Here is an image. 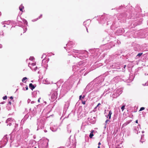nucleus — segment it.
<instances>
[{
	"instance_id": "obj_1",
	"label": "nucleus",
	"mask_w": 148,
	"mask_h": 148,
	"mask_svg": "<svg viewBox=\"0 0 148 148\" xmlns=\"http://www.w3.org/2000/svg\"><path fill=\"white\" fill-rule=\"evenodd\" d=\"M128 8H130V5H128L125 6L124 5H121L118 8H116L114 9H112V10L115 9L117 12H120L119 15L118 16L117 18L118 20L125 19V18L127 17L128 18L135 19L137 18L139 14H133L131 13L130 14V11L131 10L132 8V7L131 6L129 9L127 10Z\"/></svg>"
},
{
	"instance_id": "obj_2",
	"label": "nucleus",
	"mask_w": 148,
	"mask_h": 148,
	"mask_svg": "<svg viewBox=\"0 0 148 148\" xmlns=\"http://www.w3.org/2000/svg\"><path fill=\"white\" fill-rule=\"evenodd\" d=\"M104 78L102 76H100L95 79L93 81L89 83L86 87V89L90 88V90L95 89V90L97 91L102 86H101L103 84Z\"/></svg>"
},
{
	"instance_id": "obj_3",
	"label": "nucleus",
	"mask_w": 148,
	"mask_h": 148,
	"mask_svg": "<svg viewBox=\"0 0 148 148\" xmlns=\"http://www.w3.org/2000/svg\"><path fill=\"white\" fill-rule=\"evenodd\" d=\"M72 51L73 53H76V57L80 59H84L88 56V52L86 50H78L73 49Z\"/></svg>"
},
{
	"instance_id": "obj_4",
	"label": "nucleus",
	"mask_w": 148,
	"mask_h": 148,
	"mask_svg": "<svg viewBox=\"0 0 148 148\" xmlns=\"http://www.w3.org/2000/svg\"><path fill=\"white\" fill-rule=\"evenodd\" d=\"M99 17H100V19L99 20V23L104 24L107 23V25L110 24L109 23L111 21V19L110 15L104 14ZM111 23H110V24H111Z\"/></svg>"
},
{
	"instance_id": "obj_5",
	"label": "nucleus",
	"mask_w": 148,
	"mask_h": 148,
	"mask_svg": "<svg viewBox=\"0 0 148 148\" xmlns=\"http://www.w3.org/2000/svg\"><path fill=\"white\" fill-rule=\"evenodd\" d=\"M74 45V43L73 41H69L67 44H66V47H64L65 49H66L68 53H69L68 55H73V52H72V51L73 49H71L72 48Z\"/></svg>"
},
{
	"instance_id": "obj_6",
	"label": "nucleus",
	"mask_w": 148,
	"mask_h": 148,
	"mask_svg": "<svg viewBox=\"0 0 148 148\" xmlns=\"http://www.w3.org/2000/svg\"><path fill=\"white\" fill-rule=\"evenodd\" d=\"M45 119L44 118L38 119L37 125H38L37 130L44 128Z\"/></svg>"
},
{
	"instance_id": "obj_7",
	"label": "nucleus",
	"mask_w": 148,
	"mask_h": 148,
	"mask_svg": "<svg viewBox=\"0 0 148 148\" xmlns=\"http://www.w3.org/2000/svg\"><path fill=\"white\" fill-rule=\"evenodd\" d=\"M84 61L79 62L78 64L73 66V70L74 71L76 72L80 70V68L84 66Z\"/></svg>"
},
{
	"instance_id": "obj_8",
	"label": "nucleus",
	"mask_w": 148,
	"mask_h": 148,
	"mask_svg": "<svg viewBox=\"0 0 148 148\" xmlns=\"http://www.w3.org/2000/svg\"><path fill=\"white\" fill-rule=\"evenodd\" d=\"M57 89H56L55 90H52L51 91L50 94L49 95L51 96V101H54L57 98Z\"/></svg>"
},
{
	"instance_id": "obj_9",
	"label": "nucleus",
	"mask_w": 148,
	"mask_h": 148,
	"mask_svg": "<svg viewBox=\"0 0 148 148\" xmlns=\"http://www.w3.org/2000/svg\"><path fill=\"white\" fill-rule=\"evenodd\" d=\"M48 146V140H47L41 141L38 145V148H47Z\"/></svg>"
},
{
	"instance_id": "obj_10",
	"label": "nucleus",
	"mask_w": 148,
	"mask_h": 148,
	"mask_svg": "<svg viewBox=\"0 0 148 148\" xmlns=\"http://www.w3.org/2000/svg\"><path fill=\"white\" fill-rule=\"evenodd\" d=\"M7 136V135L4 136L2 140H1V148L6 145L8 141Z\"/></svg>"
},
{
	"instance_id": "obj_11",
	"label": "nucleus",
	"mask_w": 148,
	"mask_h": 148,
	"mask_svg": "<svg viewBox=\"0 0 148 148\" xmlns=\"http://www.w3.org/2000/svg\"><path fill=\"white\" fill-rule=\"evenodd\" d=\"M122 89L120 88L117 89L115 92H114L112 95L113 98H116L122 93Z\"/></svg>"
},
{
	"instance_id": "obj_12",
	"label": "nucleus",
	"mask_w": 148,
	"mask_h": 148,
	"mask_svg": "<svg viewBox=\"0 0 148 148\" xmlns=\"http://www.w3.org/2000/svg\"><path fill=\"white\" fill-rule=\"evenodd\" d=\"M104 89H105L103 95H104L105 96L107 94L109 93L112 91V89L113 90V88H112L111 87H110L109 86H106L105 87Z\"/></svg>"
},
{
	"instance_id": "obj_13",
	"label": "nucleus",
	"mask_w": 148,
	"mask_h": 148,
	"mask_svg": "<svg viewBox=\"0 0 148 148\" xmlns=\"http://www.w3.org/2000/svg\"><path fill=\"white\" fill-rule=\"evenodd\" d=\"M14 119L11 118H8L5 121V123L7 124V125L9 126L14 125Z\"/></svg>"
},
{
	"instance_id": "obj_14",
	"label": "nucleus",
	"mask_w": 148,
	"mask_h": 148,
	"mask_svg": "<svg viewBox=\"0 0 148 148\" xmlns=\"http://www.w3.org/2000/svg\"><path fill=\"white\" fill-rule=\"evenodd\" d=\"M133 47L134 50L138 52H139L141 50V47L140 45L134 43L133 45Z\"/></svg>"
},
{
	"instance_id": "obj_15",
	"label": "nucleus",
	"mask_w": 148,
	"mask_h": 148,
	"mask_svg": "<svg viewBox=\"0 0 148 148\" xmlns=\"http://www.w3.org/2000/svg\"><path fill=\"white\" fill-rule=\"evenodd\" d=\"M140 125L139 124L137 126H135L133 128L134 132L137 134H138V132H140Z\"/></svg>"
},
{
	"instance_id": "obj_16",
	"label": "nucleus",
	"mask_w": 148,
	"mask_h": 148,
	"mask_svg": "<svg viewBox=\"0 0 148 148\" xmlns=\"http://www.w3.org/2000/svg\"><path fill=\"white\" fill-rule=\"evenodd\" d=\"M115 41L114 42H111L109 43L108 44L107 46H108V48L107 49H109L111 48H112L113 47H114L116 43Z\"/></svg>"
},
{
	"instance_id": "obj_17",
	"label": "nucleus",
	"mask_w": 148,
	"mask_h": 148,
	"mask_svg": "<svg viewBox=\"0 0 148 148\" xmlns=\"http://www.w3.org/2000/svg\"><path fill=\"white\" fill-rule=\"evenodd\" d=\"M124 32L125 30L124 29L120 28L116 30L115 33L117 35H119L120 34H122Z\"/></svg>"
},
{
	"instance_id": "obj_18",
	"label": "nucleus",
	"mask_w": 148,
	"mask_h": 148,
	"mask_svg": "<svg viewBox=\"0 0 148 148\" xmlns=\"http://www.w3.org/2000/svg\"><path fill=\"white\" fill-rule=\"evenodd\" d=\"M12 21H4L1 23V24L3 27H5L6 26L5 25H10L11 22H12Z\"/></svg>"
},
{
	"instance_id": "obj_19",
	"label": "nucleus",
	"mask_w": 148,
	"mask_h": 148,
	"mask_svg": "<svg viewBox=\"0 0 148 148\" xmlns=\"http://www.w3.org/2000/svg\"><path fill=\"white\" fill-rule=\"evenodd\" d=\"M91 21H90L89 19L86 20V21H85L83 23V25L85 26V27H87V26H88L90 23Z\"/></svg>"
},
{
	"instance_id": "obj_20",
	"label": "nucleus",
	"mask_w": 148,
	"mask_h": 148,
	"mask_svg": "<svg viewBox=\"0 0 148 148\" xmlns=\"http://www.w3.org/2000/svg\"><path fill=\"white\" fill-rule=\"evenodd\" d=\"M29 115L28 113L26 114L25 115L24 118L21 121V123H24V122L26 120V119L28 118L29 116Z\"/></svg>"
},
{
	"instance_id": "obj_21",
	"label": "nucleus",
	"mask_w": 148,
	"mask_h": 148,
	"mask_svg": "<svg viewBox=\"0 0 148 148\" xmlns=\"http://www.w3.org/2000/svg\"><path fill=\"white\" fill-rule=\"evenodd\" d=\"M58 129V127L57 126H53L52 127H50V130L53 132H56Z\"/></svg>"
},
{
	"instance_id": "obj_22",
	"label": "nucleus",
	"mask_w": 148,
	"mask_h": 148,
	"mask_svg": "<svg viewBox=\"0 0 148 148\" xmlns=\"http://www.w3.org/2000/svg\"><path fill=\"white\" fill-rule=\"evenodd\" d=\"M36 86V85L35 84V85H34L32 83H30L29 85V87L30 89H31L32 90H33L35 87Z\"/></svg>"
},
{
	"instance_id": "obj_23",
	"label": "nucleus",
	"mask_w": 148,
	"mask_h": 148,
	"mask_svg": "<svg viewBox=\"0 0 148 148\" xmlns=\"http://www.w3.org/2000/svg\"><path fill=\"white\" fill-rule=\"evenodd\" d=\"M112 114V112L111 110H110L108 114L107 115H106V116L107 118H108L109 119H110L111 118V115Z\"/></svg>"
},
{
	"instance_id": "obj_24",
	"label": "nucleus",
	"mask_w": 148,
	"mask_h": 148,
	"mask_svg": "<svg viewBox=\"0 0 148 148\" xmlns=\"http://www.w3.org/2000/svg\"><path fill=\"white\" fill-rule=\"evenodd\" d=\"M134 75H130L129 78V81H128V82H130L132 81L133 80V79L134 78Z\"/></svg>"
},
{
	"instance_id": "obj_25",
	"label": "nucleus",
	"mask_w": 148,
	"mask_h": 148,
	"mask_svg": "<svg viewBox=\"0 0 148 148\" xmlns=\"http://www.w3.org/2000/svg\"><path fill=\"white\" fill-rule=\"evenodd\" d=\"M70 105V103L69 102H67L66 103V104L64 105V109L65 110H67L68 108L69 107Z\"/></svg>"
},
{
	"instance_id": "obj_26",
	"label": "nucleus",
	"mask_w": 148,
	"mask_h": 148,
	"mask_svg": "<svg viewBox=\"0 0 148 148\" xmlns=\"http://www.w3.org/2000/svg\"><path fill=\"white\" fill-rule=\"evenodd\" d=\"M36 62H33L32 64L29 63L28 64V66L32 69V70H33V68H32V66L36 65Z\"/></svg>"
},
{
	"instance_id": "obj_27",
	"label": "nucleus",
	"mask_w": 148,
	"mask_h": 148,
	"mask_svg": "<svg viewBox=\"0 0 148 148\" xmlns=\"http://www.w3.org/2000/svg\"><path fill=\"white\" fill-rule=\"evenodd\" d=\"M14 129L12 132L9 135L10 137V139L11 140H13V137L15 134V132H14Z\"/></svg>"
},
{
	"instance_id": "obj_28",
	"label": "nucleus",
	"mask_w": 148,
	"mask_h": 148,
	"mask_svg": "<svg viewBox=\"0 0 148 148\" xmlns=\"http://www.w3.org/2000/svg\"><path fill=\"white\" fill-rule=\"evenodd\" d=\"M39 92V91L37 90L34 91L32 92V96L33 97H36L37 92Z\"/></svg>"
},
{
	"instance_id": "obj_29",
	"label": "nucleus",
	"mask_w": 148,
	"mask_h": 148,
	"mask_svg": "<svg viewBox=\"0 0 148 148\" xmlns=\"http://www.w3.org/2000/svg\"><path fill=\"white\" fill-rule=\"evenodd\" d=\"M88 121L89 122L91 123L92 124H94L95 123V120L92 121V118H88L87 119Z\"/></svg>"
},
{
	"instance_id": "obj_30",
	"label": "nucleus",
	"mask_w": 148,
	"mask_h": 148,
	"mask_svg": "<svg viewBox=\"0 0 148 148\" xmlns=\"http://www.w3.org/2000/svg\"><path fill=\"white\" fill-rule=\"evenodd\" d=\"M131 120H129L127 121L124 124H123L122 126L123 127L126 126L127 125L130 123L131 122Z\"/></svg>"
},
{
	"instance_id": "obj_31",
	"label": "nucleus",
	"mask_w": 148,
	"mask_h": 148,
	"mask_svg": "<svg viewBox=\"0 0 148 148\" xmlns=\"http://www.w3.org/2000/svg\"><path fill=\"white\" fill-rule=\"evenodd\" d=\"M17 24L18 26L21 27L22 28H23L24 27V26L23 25V23L21 21H19Z\"/></svg>"
},
{
	"instance_id": "obj_32",
	"label": "nucleus",
	"mask_w": 148,
	"mask_h": 148,
	"mask_svg": "<svg viewBox=\"0 0 148 148\" xmlns=\"http://www.w3.org/2000/svg\"><path fill=\"white\" fill-rule=\"evenodd\" d=\"M70 79H73L74 80H76L77 79V76L74 75H72L70 77Z\"/></svg>"
},
{
	"instance_id": "obj_33",
	"label": "nucleus",
	"mask_w": 148,
	"mask_h": 148,
	"mask_svg": "<svg viewBox=\"0 0 148 148\" xmlns=\"http://www.w3.org/2000/svg\"><path fill=\"white\" fill-rule=\"evenodd\" d=\"M35 143L36 141L34 140H31L29 141V144L31 146H32L34 143Z\"/></svg>"
},
{
	"instance_id": "obj_34",
	"label": "nucleus",
	"mask_w": 148,
	"mask_h": 148,
	"mask_svg": "<svg viewBox=\"0 0 148 148\" xmlns=\"http://www.w3.org/2000/svg\"><path fill=\"white\" fill-rule=\"evenodd\" d=\"M67 131L68 133H70L71 132V130L70 129V125L69 124L67 126Z\"/></svg>"
},
{
	"instance_id": "obj_35",
	"label": "nucleus",
	"mask_w": 148,
	"mask_h": 148,
	"mask_svg": "<svg viewBox=\"0 0 148 148\" xmlns=\"http://www.w3.org/2000/svg\"><path fill=\"white\" fill-rule=\"evenodd\" d=\"M115 66L114 65V63L113 64L110 65V67L112 69H120V67L119 66H118V67H115Z\"/></svg>"
},
{
	"instance_id": "obj_36",
	"label": "nucleus",
	"mask_w": 148,
	"mask_h": 148,
	"mask_svg": "<svg viewBox=\"0 0 148 148\" xmlns=\"http://www.w3.org/2000/svg\"><path fill=\"white\" fill-rule=\"evenodd\" d=\"M143 54V53H138L136 56V59H137L139 58Z\"/></svg>"
},
{
	"instance_id": "obj_37",
	"label": "nucleus",
	"mask_w": 148,
	"mask_h": 148,
	"mask_svg": "<svg viewBox=\"0 0 148 148\" xmlns=\"http://www.w3.org/2000/svg\"><path fill=\"white\" fill-rule=\"evenodd\" d=\"M24 8V6H23L22 4H21L20 5V6L19 7V9L20 10V11L21 12H23V10Z\"/></svg>"
},
{
	"instance_id": "obj_38",
	"label": "nucleus",
	"mask_w": 148,
	"mask_h": 148,
	"mask_svg": "<svg viewBox=\"0 0 148 148\" xmlns=\"http://www.w3.org/2000/svg\"><path fill=\"white\" fill-rule=\"evenodd\" d=\"M12 108V106L11 105H7L6 106V108L8 110H10Z\"/></svg>"
},
{
	"instance_id": "obj_39",
	"label": "nucleus",
	"mask_w": 148,
	"mask_h": 148,
	"mask_svg": "<svg viewBox=\"0 0 148 148\" xmlns=\"http://www.w3.org/2000/svg\"><path fill=\"white\" fill-rule=\"evenodd\" d=\"M138 25H140L142 23V20L140 19V20L137 21L136 22Z\"/></svg>"
},
{
	"instance_id": "obj_40",
	"label": "nucleus",
	"mask_w": 148,
	"mask_h": 148,
	"mask_svg": "<svg viewBox=\"0 0 148 148\" xmlns=\"http://www.w3.org/2000/svg\"><path fill=\"white\" fill-rule=\"evenodd\" d=\"M23 22L24 24L25 25H26L27 26H28V23L26 20L25 19H23Z\"/></svg>"
},
{
	"instance_id": "obj_41",
	"label": "nucleus",
	"mask_w": 148,
	"mask_h": 148,
	"mask_svg": "<svg viewBox=\"0 0 148 148\" xmlns=\"http://www.w3.org/2000/svg\"><path fill=\"white\" fill-rule=\"evenodd\" d=\"M94 132V130H92V131L90 133L89 135V137L90 138H92V136H94V134H93V132Z\"/></svg>"
},
{
	"instance_id": "obj_42",
	"label": "nucleus",
	"mask_w": 148,
	"mask_h": 148,
	"mask_svg": "<svg viewBox=\"0 0 148 148\" xmlns=\"http://www.w3.org/2000/svg\"><path fill=\"white\" fill-rule=\"evenodd\" d=\"M85 97V95H81L79 97V99L80 100H82V99H84Z\"/></svg>"
},
{
	"instance_id": "obj_43",
	"label": "nucleus",
	"mask_w": 148,
	"mask_h": 148,
	"mask_svg": "<svg viewBox=\"0 0 148 148\" xmlns=\"http://www.w3.org/2000/svg\"><path fill=\"white\" fill-rule=\"evenodd\" d=\"M144 135L143 134L141 136L140 140V142L142 143H143L144 141V139L143 138V136L144 137Z\"/></svg>"
},
{
	"instance_id": "obj_44",
	"label": "nucleus",
	"mask_w": 148,
	"mask_h": 148,
	"mask_svg": "<svg viewBox=\"0 0 148 148\" xmlns=\"http://www.w3.org/2000/svg\"><path fill=\"white\" fill-rule=\"evenodd\" d=\"M22 28L24 30L23 33H25L27 30V28L26 27V26L25 27L24 26V27Z\"/></svg>"
},
{
	"instance_id": "obj_45",
	"label": "nucleus",
	"mask_w": 148,
	"mask_h": 148,
	"mask_svg": "<svg viewBox=\"0 0 148 148\" xmlns=\"http://www.w3.org/2000/svg\"><path fill=\"white\" fill-rule=\"evenodd\" d=\"M27 79V78L26 77H23L22 79V81L23 82H26V81H25V80H26V79Z\"/></svg>"
},
{
	"instance_id": "obj_46",
	"label": "nucleus",
	"mask_w": 148,
	"mask_h": 148,
	"mask_svg": "<svg viewBox=\"0 0 148 148\" xmlns=\"http://www.w3.org/2000/svg\"><path fill=\"white\" fill-rule=\"evenodd\" d=\"M20 19H21V17L20 16H18L16 18V20L17 21H20Z\"/></svg>"
},
{
	"instance_id": "obj_47",
	"label": "nucleus",
	"mask_w": 148,
	"mask_h": 148,
	"mask_svg": "<svg viewBox=\"0 0 148 148\" xmlns=\"http://www.w3.org/2000/svg\"><path fill=\"white\" fill-rule=\"evenodd\" d=\"M34 59V58L33 56H31L29 58V60L31 61H33Z\"/></svg>"
},
{
	"instance_id": "obj_48",
	"label": "nucleus",
	"mask_w": 148,
	"mask_h": 148,
	"mask_svg": "<svg viewBox=\"0 0 148 148\" xmlns=\"http://www.w3.org/2000/svg\"><path fill=\"white\" fill-rule=\"evenodd\" d=\"M14 126L15 127V128L14 129L15 130L14 132H15L16 131V128L18 127V124H17L15 123V125H14Z\"/></svg>"
},
{
	"instance_id": "obj_49",
	"label": "nucleus",
	"mask_w": 148,
	"mask_h": 148,
	"mask_svg": "<svg viewBox=\"0 0 148 148\" xmlns=\"http://www.w3.org/2000/svg\"><path fill=\"white\" fill-rule=\"evenodd\" d=\"M7 105H9L10 106L11 105V100H9V99H8V102Z\"/></svg>"
},
{
	"instance_id": "obj_50",
	"label": "nucleus",
	"mask_w": 148,
	"mask_h": 148,
	"mask_svg": "<svg viewBox=\"0 0 148 148\" xmlns=\"http://www.w3.org/2000/svg\"><path fill=\"white\" fill-rule=\"evenodd\" d=\"M116 45H119L121 43V42L119 40H117L116 42Z\"/></svg>"
},
{
	"instance_id": "obj_51",
	"label": "nucleus",
	"mask_w": 148,
	"mask_h": 148,
	"mask_svg": "<svg viewBox=\"0 0 148 148\" xmlns=\"http://www.w3.org/2000/svg\"><path fill=\"white\" fill-rule=\"evenodd\" d=\"M29 130L28 129H26L24 130V132H26L27 133H28L29 132Z\"/></svg>"
},
{
	"instance_id": "obj_52",
	"label": "nucleus",
	"mask_w": 148,
	"mask_h": 148,
	"mask_svg": "<svg viewBox=\"0 0 148 148\" xmlns=\"http://www.w3.org/2000/svg\"><path fill=\"white\" fill-rule=\"evenodd\" d=\"M125 106L123 105L121 107V109L122 110V111H123L124 109H125Z\"/></svg>"
},
{
	"instance_id": "obj_53",
	"label": "nucleus",
	"mask_w": 148,
	"mask_h": 148,
	"mask_svg": "<svg viewBox=\"0 0 148 148\" xmlns=\"http://www.w3.org/2000/svg\"><path fill=\"white\" fill-rule=\"evenodd\" d=\"M145 109V108L144 107H141L139 111H141Z\"/></svg>"
},
{
	"instance_id": "obj_54",
	"label": "nucleus",
	"mask_w": 148,
	"mask_h": 148,
	"mask_svg": "<svg viewBox=\"0 0 148 148\" xmlns=\"http://www.w3.org/2000/svg\"><path fill=\"white\" fill-rule=\"evenodd\" d=\"M7 98V96L5 95V96H4L3 97V100H5Z\"/></svg>"
},
{
	"instance_id": "obj_55",
	"label": "nucleus",
	"mask_w": 148,
	"mask_h": 148,
	"mask_svg": "<svg viewBox=\"0 0 148 148\" xmlns=\"http://www.w3.org/2000/svg\"><path fill=\"white\" fill-rule=\"evenodd\" d=\"M110 121L109 119H107L105 121L106 124H107V123H108V122H110Z\"/></svg>"
},
{
	"instance_id": "obj_56",
	"label": "nucleus",
	"mask_w": 148,
	"mask_h": 148,
	"mask_svg": "<svg viewBox=\"0 0 148 148\" xmlns=\"http://www.w3.org/2000/svg\"><path fill=\"white\" fill-rule=\"evenodd\" d=\"M101 105V103H98V104L96 106V107L95 108H94L95 109L96 108H97V107H98L99 106V105Z\"/></svg>"
},
{
	"instance_id": "obj_57",
	"label": "nucleus",
	"mask_w": 148,
	"mask_h": 148,
	"mask_svg": "<svg viewBox=\"0 0 148 148\" xmlns=\"http://www.w3.org/2000/svg\"><path fill=\"white\" fill-rule=\"evenodd\" d=\"M85 70V68H84V69H81L79 71V72L80 73H81L83 71Z\"/></svg>"
},
{
	"instance_id": "obj_58",
	"label": "nucleus",
	"mask_w": 148,
	"mask_h": 148,
	"mask_svg": "<svg viewBox=\"0 0 148 148\" xmlns=\"http://www.w3.org/2000/svg\"><path fill=\"white\" fill-rule=\"evenodd\" d=\"M38 19V18H36V19H35L32 20V21H33V22H35V21H37Z\"/></svg>"
},
{
	"instance_id": "obj_59",
	"label": "nucleus",
	"mask_w": 148,
	"mask_h": 148,
	"mask_svg": "<svg viewBox=\"0 0 148 148\" xmlns=\"http://www.w3.org/2000/svg\"><path fill=\"white\" fill-rule=\"evenodd\" d=\"M45 57V58L46 57L45 54H43L42 55V57H41V58H43V57Z\"/></svg>"
},
{
	"instance_id": "obj_60",
	"label": "nucleus",
	"mask_w": 148,
	"mask_h": 148,
	"mask_svg": "<svg viewBox=\"0 0 148 148\" xmlns=\"http://www.w3.org/2000/svg\"><path fill=\"white\" fill-rule=\"evenodd\" d=\"M82 103L83 104H85V101H83L82 100Z\"/></svg>"
},
{
	"instance_id": "obj_61",
	"label": "nucleus",
	"mask_w": 148,
	"mask_h": 148,
	"mask_svg": "<svg viewBox=\"0 0 148 148\" xmlns=\"http://www.w3.org/2000/svg\"><path fill=\"white\" fill-rule=\"evenodd\" d=\"M72 87V85L71 84V85H69V88H67L68 89H70Z\"/></svg>"
},
{
	"instance_id": "obj_62",
	"label": "nucleus",
	"mask_w": 148,
	"mask_h": 148,
	"mask_svg": "<svg viewBox=\"0 0 148 148\" xmlns=\"http://www.w3.org/2000/svg\"><path fill=\"white\" fill-rule=\"evenodd\" d=\"M38 69V67L36 66L34 69V71H36Z\"/></svg>"
},
{
	"instance_id": "obj_63",
	"label": "nucleus",
	"mask_w": 148,
	"mask_h": 148,
	"mask_svg": "<svg viewBox=\"0 0 148 148\" xmlns=\"http://www.w3.org/2000/svg\"><path fill=\"white\" fill-rule=\"evenodd\" d=\"M42 16V14H41L38 17V18L39 19H40V18H41Z\"/></svg>"
},
{
	"instance_id": "obj_64",
	"label": "nucleus",
	"mask_w": 148,
	"mask_h": 148,
	"mask_svg": "<svg viewBox=\"0 0 148 148\" xmlns=\"http://www.w3.org/2000/svg\"><path fill=\"white\" fill-rule=\"evenodd\" d=\"M125 67H126V65H124V67L122 68V69L123 70V71H125Z\"/></svg>"
}]
</instances>
